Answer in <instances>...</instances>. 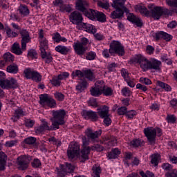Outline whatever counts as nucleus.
Instances as JSON below:
<instances>
[{
  "label": "nucleus",
  "mask_w": 177,
  "mask_h": 177,
  "mask_svg": "<svg viewBox=\"0 0 177 177\" xmlns=\"http://www.w3.org/2000/svg\"><path fill=\"white\" fill-rule=\"evenodd\" d=\"M88 4L86 1L77 0V1L76 2L77 10L82 12L86 17L90 19V20L97 19V21H100V23H105L106 15H104V13L92 9L88 10H86V8H88Z\"/></svg>",
  "instance_id": "nucleus-1"
},
{
  "label": "nucleus",
  "mask_w": 177,
  "mask_h": 177,
  "mask_svg": "<svg viewBox=\"0 0 177 177\" xmlns=\"http://www.w3.org/2000/svg\"><path fill=\"white\" fill-rule=\"evenodd\" d=\"M53 118H50L52 126L54 127V129H59L60 125H64L66 122L64 121V117H66V111L60 109L58 111H53Z\"/></svg>",
  "instance_id": "nucleus-2"
},
{
  "label": "nucleus",
  "mask_w": 177,
  "mask_h": 177,
  "mask_svg": "<svg viewBox=\"0 0 177 177\" xmlns=\"http://www.w3.org/2000/svg\"><path fill=\"white\" fill-rule=\"evenodd\" d=\"M148 9H149V16H151L154 20H160L162 15H168V9L156 6L154 4L148 5Z\"/></svg>",
  "instance_id": "nucleus-3"
},
{
  "label": "nucleus",
  "mask_w": 177,
  "mask_h": 177,
  "mask_svg": "<svg viewBox=\"0 0 177 177\" xmlns=\"http://www.w3.org/2000/svg\"><path fill=\"white\" fill-rule=\"evenodd\" d=\"M144 133L147 138L150 145H154L156 143V136H161L162 131L161 129H153V127H147L144 129Z\"/></svg>",
  "instance_id": "nucleus-4"
},
{
  "label": "nucleus",
  "mask_w": 177,
  "mask_h": 177,
  "mask_svg": "<svg viewBox=\"0 0 177 177\" xmlns=\"http://www.w3.org/2000/svg\"><path fill=\"white\" fill-rule=\"evenodd\" d=\"M109 53L111 56L118 55V56H124L125 55V48L119 41L113 40L109 44Z\"/></svg>",
  "instance_id": "nucleus-5"
},
{
  "label": "nucleus",
  "mask_w": 177,
  "mask_h": 177,
  "mask_svg": "<svg viewBox=\"0 0 177 177\" xmlns=\"http://www.w3.org/2000/svg\"><path fill=\"white\" fill-rule=\"evenodd\" d=\"M91 150L96 151H103L104 150V147L99 144H97L91 147H84L82 151V156H81V162H85L86 160H88L89 158L88 156V154L91 153Z\"/></svg>",
  "instance_id": "nucleus-6"
},
{
  "label": "nucleus",
  "mask_w": 177,
  "mask_h": 177,
  "mask_svg": "<svg viewBox=\"0 0 177 177\" xmlns=\"http://www.w3.org/2000/svg\"><path fill=\"white\" fill-rule=\"evenodd\" d=\"M71 75L74 78L75 77H78V78H87L89 81H93L95 80V76L93 75V72L91 69L84 71L83 72L77 70L72 73Z\"/></svg>",
  "instance_id": "nucleus-7"
},
{
  "label": "nucleus",
  "mask_w": 177,
  "mask_h": 177,
  "mask_svg": "<svg viewBox=\"0 0 177 177\" xmlns=\"http://www.w3.org/2000/svg\"><path fill=\"white\" fill-rule=\"evenodd\" d=\"M0 86L2 89H16L17 88V80L13 77L10 80H0Z\"/></svg>",
  "instance_id": "nucleus-8"
},
{
  "label": "nucleus",
  "mask_w": 177,
  "mask_h": 177,
  "mask_svg": "<svg viewBox=\"0 0 177 177\" xmlns=\"http://www.w3.org/2000/svg\"><path fill=\"white\" fill-rule=\"evenodd\" d=\"M121 9H122L123 12H124V13H127V15H128L127 20H129V21H131V23H133V24H136L137 27H142V26H143L142 19L135 16L133 13H129V10L127 7H125V6Z\"/></svg>",
  "instance_id": "nucleus-9"
},
{
  "label": "nucleus",
  "mask_w": 177,
  "mask_h": 177,
  "mask_svg": "<svg viewBox=\"0 0 177 177\" xmlns=\"http://www.w3.org/2000/svg\"><path fill=\"white\" fill-rule=\"evenodd\" d=\"M80 154V145L78 143H71L67 150V156L69 160H74Z\"/></svg>",
  "instance_id": "nucleus-10"
},
{
  "label": "nucleus",
  "mask_w": 177,
  "mask_h": 177,
  "mask_svg": "<svg viewBox=\"0 0 177 177\" xmlns=\"http://www.w3.org/2000/svg\"><path fill=\"white\" fill-rule=\"evenodd\" d=\"M19 34L21 38V50L24 51L27 48V44L31 42V37H30V32L26 29H21Z\"/></svg>",
  "instance_id": "nucleus-11"
},
{
  "label": "nucleus",
  "mask_w": 177,
  "mask_h": 177,
  "mask_svg": "<svg viewBox=\"0 0 177 177\" xmlns=\"http://www.w3.org/2000/svg\"><path fill=\"white\" fill-rule=\"evenodd\" d=\"M148 62L149 60L142 55H135L133 58L130 59V63H131L132 64H133V63H138V64L140 65L141 68H142L144 71H146Z\"/></svg>",
  "instance_id": "nucleus-12"
},
{
  "label": "nucleus",
  "mask_w": 177,
  "mask_h": 177,
  "mask_svg": "<svg viewBox=\"0 0 177 177\" xmlns=\"http://www.w3.org/2000/svg\"><path fill=\"white\" fill-rule=\"evenodd\" d=\"M54 6L59 8L60 12H66L70 13L73 12V5L71 4H64L63 0H55L53 1Z\"/></svg>",
  "instance_id": "nucleus-13"
},
{
  "label": "nucleus",
  "mask_w": 177,
  "mask_h": 177,
  "mask_svg": "<svg viewBox=\"0 0 177 177\" xmlns=\"http://www.w3.org/2000/svg\"><path fill=\"white\" fill-rule=\"evenodd\" d=\"M75 169V166L71 165V163H66V165H62L60 171H58L59 176H66L67 174H73Z\"/></svg>",
  "instance_id": "nucleus-14"
},
{
  "label": "nucleus",
  "mask_w": 177,
  "mask_h": 177,
  "mask_svg": "<svg viewBox=\"0 0 177 177\" xmlns=\"http://www.w3.org/2000/svg\"><path fill=\"white\" fill-rule=\"evenodd\" d=\"M82 15L78 11H74L70 15V21L73 24H76V26H79V24H82Z\"/></svg>",
  "instance_id": "nucleus-15"
},
{
  "label": "nucleus",
  "mask_w": 177,
  "mask_h": 177,
  "mask_svg": "<svg viewBox=\"0 0 177 177\" xmlns=\"http://www.w3.org/2000/svg\"><path fill=\"white\" fill-rule=\"evenodd\" d=\"M85 133L89 140L91 142H97V139L100 135H102V130H99L93 132L91 129H87Z\"/></svg>",
  "instance_id": "nucleus-16"
},
{
  "label": "nucleus",
  "mask_w": 177,
  "mask_h": 177,
  "mask_svg": "<svg viewBox=\"0 0 177 177\" xmlns=\"http://www.w3.org/2000/svg\"><path fill=\"white\" fill-rule=\"evenodd\" d=\"M30 161H31V156H24L21 158H19L17 164L19 165V169H21V171L27 169Z\"/></svg>",
  "instance_id": "nucleus-17"
},
{
  "label": "nucleus",
  "mask_w": 177,
  "mask_h": 177,
  "mask_svg": "<svg viewBox=\"0 0 177 177\" xmlns=\"http://www.w3.org/2000/svg\"><path fill=\"white\" fill-rule=\"evenodd\" d=\"M82 115L84 117L85 120H91V121H96L99 120V116L97 115V113L92 111V110H84L82 112Z\"/></svg>",
  "instance_id": "nucleus-18"
},
{
  "label": "nucleus",
  "mask_w": 177,
  "mask_h": 177,
  "mask_svg": "<svg viewBox=\"0 0 177 177\" xmlns=\"http://www.w3.org/2000/svg\"><path fill=\"white\" fill-rule=\"evenodd\" d=\"M160 66H161L160 61H158L156 59H153L151 61L148 60V62L147 64L146 71L147 70L160 71L161 68Z\"/></svg>",
  "instance_id": "nucleus-19"
},
{
  "label": "nucleus",
  "mask_w": 177,
  "mask_h": 177,
  "mask_svg": "<svg viewBox=\"0 0 177 177\" xmlns=\"http://www.w3.org/2000/svg\"><path fill=\"white\" fill-rule=\"evenodd\" d=\"M55 126L49 127V124L46 121H43L42 124L36 129V133H42L44 131H56L57 129H54Z\"/></svg>",
  "instance_id": "nucleus-20"
},
{
  "label": "nucleus",
  "mask_w": 177,
  "mask_h": 177,
  "mask_svg": "<svg viewBox=\"0 0 177 177\" xmlns=\"http://www.w3.org/2000/svg\"><path fill=\"white\" fill-rule=\"evenodd\" d=\"M153 37H155V39L156 41H158L159 39H165V41H169L171 39H172L173 37L172 35L164 32V31H160L159 32H156L153 34Z\"/></svg>",
  "instance_id": "nucleus-21"
},
{
  "label": "nucleus",
  "mask_w": 177,
  "mask_h": 177,
  "mask_svg": "<svg viewBox=\"0 0 177 177\" xmlns=\"http://www.w3.org/2000/svg\"><path fill=\"white\" fill-rule=\"evenodd\" d=\"M73 48L75 49V52L78 56H82L85 55V52H86L87 47L82 46L81 44L75 43Z\"/></svg>",
  "instance_id": "nucleus-22"
},
{
  "label": "nucleus",
  "mask_w": 177,
  "mask_h": 177,
  "mask_svg": "<svg viewBox=\"0 0 177 177\" xmlns=\"http://www.w3.org/2000/svg\"><path fill=\"white\" fill-rule=\"evenodd\" d=\"M80 26L81 28H82L84 31L89 32V34H96V28L95 26L87 23H82L80 24Z\"/></svg>",
  "instance_id": "nucleus-23"
},
{
  "label": "nucleus",
  "mask_w": 177,
  "mask_h": 177,
  "mask_svg": "<svg viewBox=\"0 0 177 177\" xmlns=\"http://www.w3.org/2000/svg\"><path fill=\"white\" fill-rule=\"evenodd\" d=\"M40 55L41 59L44 60L45 63H47L49 64V63H52L53 62V58L52 57V55L50 53H47L46 50L42 49L41 51H40Z\"/></svg>",
  "instance_id": "nucleus-24"
},
{
  "label": "nucleus",
  "mask_w": 177,
  "mask_h": 177,
  "mask_svg": "<svg viewBox=\"0 0 177 177\" xmlns=\"http://www.w3.org/2000/svg\"><path fill=\"white\" fill-rule=\"evenodd\" d=\"M115 10L113 11L111 13L110 17L111 19H121L124 17V11L122 8H115Z\"/></svg>",
  "instance_id": "nucleus-25"
},
{
  "label": "nucleus",
  "mask_w": 177,
  "mask_h": 177,
  "mask_svg": "<svg viewBox=\"0 0 177 177\" xmlns=\"http://www.w3.org/2000/svg\"><path fill=\"white\" fill-rule=\"evenodd\" d=\"M97 114L101 118H105L106 117H109V108L107 106L104 105L102 107L97 108Z\"/></svg>",
  "instance_id": "nucleus-26"
},
{
  "label": "nucleus",
  "mask_w": 177,
  "mask_h": 177,
  "mask_svg": "<svg viewBox=\"0 0 177 177\" xmlns=\"http://www.w3.org/2000/svg\"><path fill=\"white\" fill-rule=\"evenodd\" d=\"M121 154V151L118 148L112 149L110 152L108 153L107 157L109 160L115 159L118 158V156Z\"/></svg>",
  "instance_id": "nucleus-27"
},
{
  "label": "nucleus",
  "mask_w": 177,
  "mask_h": 177,
  "mask_svg": "<svg viewBox=\"0 0 177 177\" xmlns=\"http://www.w3.org/2000/svg\"><path fill=\"white\" fill-rule=\"evenodd\" d=\"M135 10H138L141 15H145V16H150V10H147L144 6L136 5L135 6Z\"/></svg>",
  "instance_id": "nucleus-28"
},
{
  "label": "nucleus",
  "mask_w": 177,
  "mask_h": 177,
  "mask_svg": "<svg viewBox=\"0 0 177 177\" xmlns=\"http://www.w3.org/2000/svg\"><path fill=\"white\" fill-rule=\"evenodd\" d=\"M23 50L20 48L19 43H14L12 46V52L18 56H20L23 53Z\"/></svg>",
  "instance_id": "nucleus-29"
},
{
  "label": "nucleus",
  "mask_w": 177,
  "mask_h": 177,
  "mask_svg": "<svg viewBox=\"0 0 177 177\" xmlns=\"http://www.w3.org/2000/svg\"><path fill=\"white\" fill-rule=\"evenodd\" d=\"M56 52L61 53V55H67L70 52V48L66 46L59 45L55 47Z\"/></svg>",
  "instance_id": "nucleus-30"
},
{
  "label": "nucleus",
  "mask_w": 177,
  "mask_h": 177,
  "mask_svg": "<svg viewBox=\"0 0 177 177\" xmlns=\"http://www.w3.org/2000/svg\"><path fill=\"white\" fill-rule=\"evenodd\" d=\"M7 71L10 74H17V73H19V66L13 63L7 66Z\"/></svg>",
  "instance_id": "nucleus-31"
},
{
  "label": "nucleus",
  "mask_w": 177,
  "mask_h": 177,
  "mask_svg": "<svg viewBox=\"0 0 177 177\" xmlns=\"http://www.w3.org/2000/svg\"><path fill=\"white\" fill-rule=\"evenodd\" d=\"M53 39L55 41V42L59 43V42H67V39L66 37H62L60 35V33L55 32L53 34Z\"/></svg>",
  "instance_id": "nucleus-32"
},
{
  "label": "nucleus",
  "mask_w": 177,
  "mask_h": 177,
  "mask_svg": "<svg viewBox=\"0 0 177 177\" xmlns=\"http://www.w3.org/2000/svg\"><path fill=\"white\" fill-rule=\"evenodd\" d=\"M6 163V154L0 152V171H5V164Z\"/></svg>",
  "instance_id": "nucleus-33"
},
{
  "label": "nucleus",
  "mask_w": 177,
  "mask_h": 177,
  "mask_svg": "<svg viewBox=\"0 0 177 177\" xmlns=\"http://www.w3.org/2000/svg\"><path fill=\"white\" fill-rule=\"evenodd\" d=\"M92 96L97 97L102 95V86L92 87L90 90Z\"/></svg>",
  "instance_id": "nucleus-34"
},
{
  "label": "nucleus",
  "mask_w": 177,
  "mask_h": 177,
  "mask_svg": "<svg viewBox=\"0 0 177 177\" xmlns=\"http://www.w3.org/2000/svg\"><path fill=\"white\" fill-rule=\"evenodd\" d=\"M127 0H114L111 4L112 8L121 9L125 6Z\"/></svg>",
  "instance_id": "nucleus-35"
},
{
  "label": "nucleus",
  "mask_w": 177,
  "mask_h": 177,
  "mask_svg": "<svg viewBox=\"0 0 177 177\" xmlns=\"http://www.w3.org/2000/svg\"><path fill=\"white\" fill-rule=\"evenodd\" d=\"M50 97L48 94H41L39 96V104L41 106H46Z\"/></svg>",
  "instance_id": "nucleus-36"
},
{
  "label": "nucleus",
  "mask_w": 177,
  "mask_h": 177,
  "mask_svg": "<svg viewBox=\"0 0 177 177\" xmlns=\"http://www.w3.org/2000/svg\"><path fill=\"white\" fill-rule=\"evenodd\" d=\"M86 85H88L86 80L85 79H81L80 84L77 86H76V89L79 92H82V91H84L85 88H86Z\"/></svg>",
  "instance_id": "nucleus-37"
},
{
  "label": "nucleus",
  "mask_w": 177,
  "mask_h": 177,
  "mask_svg": "<svg viewBox=\"0 0 177 177\" xmlns=\"http://www.w3.org/2000/svg\"><path fill=\"white\" fill-rule=\"evenodd\" d=\"M18 10L21 16H28L30 15V10H28L27 6L20 5Z\"/></svg>",
  "instance_id": "nucleus-38"
},
{
  "label": "nucleus",
  "mask_w": 177,
  "mask_h": 177,
  "mask_svg": "<svg viewBox=\"0 0 177 177\" xmlns=\"http://www.w3.org/2000/svg\"><path fill=\"white\" fill-rule=\"evenodd\" d=\"M102 93L104 96H112L113 95V88L106 86H102Z\"/></svg>",
  "instance_id": "nucleus-39"
},
{
  "label": "nucleus",
  "mask_w": 177,
  "mask_h": 177,
  "mask_svg": "<svg viewBox=\"0 0 177 177\" xmlns=\"http://www.w3.org/2000/svg\"><path fill=\"white\" fill-rule=\"evenodd\" d=\"M156 85L158 86H160V88H162V89H164L165 91H166V92H171V90L172 89L171 88V86H169L167 84H165L161 81H157Z\"/></svg>",
  "instance_id": "nucleus-40"
},
{
  "label": "nucleus",
  "mask_w": 177,
  "mask_h": 177,
  "mask_svg": "<svg viewBox=\"0 0 177 177\" xmlns=\"http://www.w3.org/2000/svg\"><path fill=\"white\" fill-rule=\"evenodd\" d=\"M130 143L133 147H139L145 145V142L140 139H134Z\"/></svg>",
  "instance_id": "nucleus-41"
},
{
  "label": "nucleus",
  "mask_w": 177,
  "mask_h": 177,
  "mask_svg": "<svg viewBox=\"0 0 177 177\" xmlns=\"http://www.w3.org/2000/svg\"><path fill=\"white\" fill-rule=\"evenodd\" d=\"M3 59L6 63H12L15 62V57L10 53H6L3 55Z\"/></svg>",
  "instance_id": "nucleus-42"
},
{
  "label": "nucleus",
  "mask_w": 177,
  "mask_h": 177,
  "mask_svg": "<svg viewBox=\"0 0 177 177\" xmlns=\"http://www.w3.org/2000/svg\"><path fill=\"white\" fill-rule=\"evenodd\" d=\"M30 80H32L33 81H35L36 82H41V81L42 80V76H41L39 73H38L37 71H34Z\"/></svg>",
  "instance_id": "nucleus-43"
},
{
  "label": "nucleus",
  "mask_w": 177,
  "mask_h": 177,
  "mask_svg": "<svg viewBox=\"0 0 177 177\" xmlns=\"http://www.w3.org/2000/svg\"><path fill=\"white\" fill-rule=\"evenodd\" d=\"M39 42H40V52H42V49L45 51L48 50L49 47L48 46V40H46V39H40Z\"/></svg>",
  "instance_id": "nucleus-44"
},
{
  "label": "nucleus",
  "mask_w": 177,
  "mask_h": 177,
  "mask_svg": "<svg viewBox=\"0 0 177 177\" xmlns=\"http://www.w3.org/2000/svg\"><path fill=\"white\" fill-rule=\"evenodd\" d=\"M160 160V155L159 154H154L151 156V164H154L155 167L158 165V160Z\"/></svg>",
  "instance_id": "nucleus-45"
},
{
  "label": "nucleus",
  "mask_w": 177,
  "mask_h": 177,
  "mask_svg": "<svg viewBox=\"0 0 177 177\" xmlns=\"http://www.w3.org/2000/svg\"><path fill=\"white\" fill-rule=\"evenodd\" d=\"M24 73L25 74V78H27V80H31L34 71H31V68H28L25 69Z\"/></svg>",
  "instance_id": "nucleus-46"
},
{
  "label": "nucleus",
  "mask_w": 177,
  "mask_h": 177,
  "mask_svg": "<svg viewBox=\"0 0 177 177\" xmlns=\"http://www.w3.org/2000/svg\"><path fill=\"white\" fill-rule=\"evenodd\" d=\"M46 106H48V107H50V109H54V107H56V100L50 97Z\"/></svg>",
  "instance_id": "nucleus-47"
},
{
  "label": "nucleus",
  "mask_w": 177,
  "mask_h": 177,
  "mask_svg": "<svg viewBox=\"0 0 177 177\" xmlns=\"http://www.w3.org/2000/svg\"><path fill=\"white\" fill-rule=\"evenodd\" d=\"M26 145H34L37 142V138L34 137H28L24 140Z\"/></svg>",
  "instance_id": "nucleus-48"
},
{
  "label": "nucleus",
  "mask_w": 177,
  "mask_h": 177,
  "mask_svg": "<svg viewBox=\"0 0 177 177\" xmlns=\"http://www.w3.org/2000/svg\"><path fill=\"white\" fill-rule=\"evenodd\" d=\"M54 96L59 102H63L64 100V94L57 92L54 94Z\"/></svg>",
  "instance_id": "nucleus-49"
},
{
  "label": "nucleus",
  "mask_w": 177,
  "mask_h": 177,
  "mask_svg": "<svg viewBox=\"0 0 177 177\" xmlns=\"http://www.w3.org/2000/svg\"><path fill=\"white\" fill-rule=\"evenodd\" d=\"M127 111L128 109L126 106H121L118 109V115H124V114H127Z\"/></svg>",
  "instance_id": "nucleus-50"
},
{
  "label": "nucleus",
  "mask_w": 177,
  "mask_h": 177,
  "mask_svg": "<svg viewBox=\"0 0 177 177\" xmlns=\"http://www.w3.org/2000/svg\"><path fill=\"white\" fill-rule=\"evenodd\" d=\"M139 81L145 85H151L152 84L151 80L147 77H140Z\"/></svg>",
  "instance_id": "nucleus-51"
},
{
  "label": "nucleus",
  "mask_w": 177,
  "mask_h": 177,
  "mask_svg": "<svg viewBox=\"0 0 177 177\" xmlns=\"http://www.w3.org/2000/svg\"><path fill=\"white\" fill-rule=\"evenodd\" d=\"M95 57H96V53L93 51L87 53L86 56V60H95Z\"/></svg>",
  "instance_id": "nucleus-52"
},
{
  "label": "nucleus",
  "mask_w": 177,
  "mask_h": 177,
  "mask_svg": "<svg viewBox=\"0 0 177 177\" xmlns=\"http://www.w3.org/2000/svg\"><path fill=\"white\" fill-rule=\"evenodd\" d=\"M166 120L167 122L174 124L176 121V117H175V115H167Z\"/></svg>",
  "instance_id": "nucleus-53"
},
{
  "label": "nucleus",
  "mask_w": 177,
  "mask_h": 177,
  "mask_svg": "<svg viewBox=\"0 0 177 177\" xmlns=\"http://www.w3.org/2000/svg\"><path fill=\"white\" fill-rule=\"evenodd\" d=\"M37 51L34 49L30 50L28 53V56L31 59H37Z\"/></svg>",
  "instance_id": "nucleus-54"
},
{
  "label": "nucleus",
  "mask_w": 177,
  "mask_h": 177,
  "mask_svg": "<svg viewBox=\"0 0 177 177\" xmlns=\"http://www.w3.org/2000/svg\"><path fill=\"white\" fill-rule=\"evenodd\" d=\"M122 77H123L124 81H127V80H129L131 77H129V73L128 71H127V69H122L121 71Z\"/></svg>",
  "instance_id": "nucleus-55"
},
{
  "label": "nucleus",
  "mask_w": 177,
  "mask_h": 177,
  "mask_svg": "<svg viewBox=\"0 0 177 177\" xmlns=\"http://www.w3.org/2000/svg\"><path fill=\"white\" fill-rule=\"evenodd\" d=\"M60 80H59L58 77H54L50 80V82L52 84V85H53L54 86H60Z\"/></svg>",
  "instance_id": "nucleus-56"
},
{
  "label": "nucleus",
  "mask_w": 177,
  "mask_h": 177,
  "mask_svg": "<svg viewBox=\"0 0 177 177\" xmlns=\"http://www.w3.org/2000/svg\"><path fill=\"white\" fill-rule=\"evenodd\" d=\"M162 168L165 171H167L168 172H171L174 169H172V165H169V163H164L162 165Z\"/></svg>",
  "instance_id": "nucleus-57"
},
{
  "label": "nucleus",
  "mask_w": 177,
  "mask_h": 177,
  "mask_svg": "<svg viewBox=\"0 0 177 177\" xmlns=\"http://www.w3.org/2000/svg\"><path fill=\"white\" fill-rule=\"evenodd\" d=\"M166 3L171 8H177V0H166Z\"/></svg>",
  "instance_id": "nucleus-58"
},
{
  "label": "nucleus",
  "mask_w": 177,
  "mask_h": 177,
  "mask_svg": "<svg viewBox=\"0 0 177 177\" xmlns=\"http://www.w3.org/2000/svg\"><path fill=\"white\" fill-rule=\"evenodd\" d=\"M34 124H35V122L34 120H31L30 119H27L25 120V125L28 128H32V127H34Z\"/></svg>",
  "instance_id": "nucleus-59"
},
{
  "label": "nucleus",
  "mask_w": 177,
  "mask_h": 177,
  "mask_svg": "<svg viewBox=\"0 0 177 177\" xmlns=\"http://www.w3.org/2000/svg\"><path fill=\"white\" fill-rule=\"evenodd\" d=\"M122 95L123 96H131V90H129V88L124 87L122 89Z\"/></svg>",
  "instance_id": "nucleus-60"
},
{
  "label": "nucleus",
  "mask_w": 177,
  "mask_h": 177,
  "mask_svg": "<svg viewBox=\"0 0 177 177\" xmlns=\"http://www.w3.org/2000/svg\"><path fill=\"white\" fill-rule=\"evenodd\" d=\"M166 177H177V170L173 169L169 172L165 174Z\"/></svg>",
  "instance_id": "nucleus-61"
},
{
  "label": "nucleus",
  "mask_w": 177,
  "mask_h": 177,
  "mask_svg": "<svg viewBox=\"0 0 177 177\" xmlns=\"http://www.w3.org/2000/svg\"><path fill=\"white\" fill-rule=\"evenodd\" d=\"M41 165V163L39 159H35L33 162H32V167H33V168H39Z\"/></svg>",
  "instance_id": "nucleus-62"
},
{
  "label": "nucleus",
  "mask_w": 177,
  "mask_h": 177,
  "mask_svg": "<svg viewBox=\"0 0 177 177\" xmlns=\"http://www.w3.org/2000/svg\"><path fill=\"white\" fill-rule=\"evenodd\" d=\"M88 106H91V107L95 109V107H98L99 105H97V102L96 101V99H91L88 101Z\"/></svg>",
  "instance_id": "nucleus-63"
},
{
  "label": "nucleus",
  "mask_w": 177,
  "mask_h": 177,
  "mask_svg": "<svg viewBox=\"0 0 177 177\" xmlns=\"http://www.w3.org/2000/svg\"><path fill=\"white\" fill-rule=\"evenodd\" d=\"M100 172H102V170L100 169V167H96L95 169H94L93 176V177H100Z\"/></svg>",
  "instance_id": "nucleus-64"
}]
</instances>
